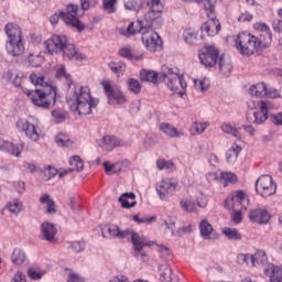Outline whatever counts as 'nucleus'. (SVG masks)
<instances>
[{
    "label": "nucleus",
    "mask_w": 282,
    "mask_h": 282,
    "mask_svg": "<svg viewBox=\"0 0 282 282\" xmlns=\"http://www.w3.org/2000/svg\"><path fill=\"white\" fill-rule=\"evenodd\" d=\"M4 32L8 36L6 43L7 54L13 57L23 56L25 53V40H23L21 26L14 23H8L4 26Z\"/></svg>",
    "instance_id": "nucleus-1"
},
{
    "label": "nucleus",
    "mask_w": 282,
    "mask_h": 282,
    "mask_svg": "<svg viewBox=\"0 0 282 282\" xmlns=\"http://www.w3.org/2000/svg\"><path fill=\"white\" fill-rule=\"evenodd\" d=\"M22 93L30 98L32 105L41 107L42 109H50V107L56 105V87L47 86L46 88H36L30 90L22 88Z\"/></svg>",
    "instance_id": "nucleus-2"
},
{
    "label": "nucleus",
    "mask_w": 282,
    "mask_h": 282,
    "mask_svg": "<svg viewBox=\"0 0 282 282\" xmlns=\"http://www.w3.org/2000/svg\"><path fill=\"white\" fill-rule=\"evenodd\" d=\"M76 100V109L79 116H89L91 109L98 107V99L93 98L91 90L87 86H77L73 93Z\"/></svg>",
    "instance_id": "nucleus-3"
},
{
    "label": "nucleus",
    "mask_w": 282,
    "mask_h": 282,
    "mask_svg": "<svg viewBox=\"0 0 282 282\" xmlns=\"http://www.w3.org/2000/svg\"><path fill=\"white\" fill-rule=\"evenodd\" d=\"M235 47L242 56H252L259 50H265L259 37L250 33H239L235 40Z\"/></svg>",
    "instance_id": "nucleus-4"
},
{
    "label": "nucleus",
    "mask_w": 282,
    "mask_h": 282,
    "mask_svg": "<svg viewBox=\"0 0 282 282\" xmlns=\"http://www.w3.org/2000/svg\"><path fill=\"white\" fill-rule=\"evenodd\" d=\"M247 107L252 111V113H247L248 122H252V124H263V122L268 120V113H270L272 109V104L263 100H249Z\"/></svg>",
    "instance_id": "nucleus-5"
},
{
    "label": "nucleus",
    "mask_w": 282,
    "mask_h": 282,
    "mask_svg": "<svg viewBox=\"0 0 282 282\" xmlns=\"http://www.w3.org/2000/svg\"><path fill=\"white\" fill-rule=\"evenodd\" d=\"M161 76L163 78L162 82L166 80L170 91H175L181 96L184 94L186 83L184 82V77L180 76V69L177 67L163 66Z\"/></svg>",
    "instance_id": "nucleus-6"
},
{
    "label": "nucleus",
    "mask_w": 282,
    "mask_h": 282,
    "mask_svg": "<svg viewBox=\"0 0 282 282\" xmlns=\"http://www.w3.org/2000/svg\"><path fill=\"white\" fill-rule=\"evenodd\" d=\"M78 10L80 7L75 3H68L65 8L61 11L62 21L68 28H75L77 32H85V23L80 21L78 18Z\"/></svg>",
    "instance_id": "nucleus-7"
},
{
    "label": "nucleus",
    "mask_w": 282,
    "mask_h": 282,
    "mask_svg": "<svg viewBox=\"0 0 282 282\" xmlns=\"http://www.w3.org/2000/svg\"><path fill=\"white\" fill-rule=\"evenodd\" d=\"M205 13L209 20L200 26L202 32H206L208 36H217L221 32V24L217 20V11L210 0L205 1Z\"/></svg>",
    "instance_id": "nucleus-8"
},
{
    "label": "nucleus",
    "mask_w": 282,
    "mask_h": 282,
    "mask_svg": "<svg viewBox=\"0 0 282 282\" xmlns=\"http://www.w3.org/2000/svg\"><path fill=\"white\" fill-rule=\"evenodd\" d=\"M150 10L145 13L144 21L148 28H152L153 30H159L162 28V11L164 10V4H162V0H150L148 2Z\"/></svg>",
    "instance_id": "nucleus-9"
},
{
    "label": "nucleus",
    "mask_w": 282,
    "mask_h": 282,
    "mask_svg": "<svg viewBox=\"0 0 282 282\" xmlns=\"http://www.w3.org/2000/svg\"><path fill=\"white\" fill-rule=\"evenodd\" d=\"M250 198L243 191L232 192L225 200V208L228 210H248Z\"/></svg>",
    "instance_id": "nucleus-10"
},
{
    "label": "nucleus",
    "mask_w": 282,
    "mask_h": 282,
    "mask_svg": "<svg viewBox=\"0 0 282 282\" xmlns=\"http://www.w3.org/2000/svg\"><path fill=\"white\" fill-rule=\"evenodd\" d=\"M108 232L111 237H119V239H127V238L131 239V243L135 252H142V248L147 246L144 241H142L140 236L135 234V231H131V230L120 231V228L118 226H111L108 228Z\"/></svg>",
    "instance_id": "nucleus-11"
},
{
    "label": "nucleus",
    "mask_w": 282,
    "mask_h": 282,
    "mask_svg": "<svg viewBox=\"0 0 282 282\" xmlns=\"http://www.w3.org/2000/svg\"><path fill=\"white\" fill-rule=\"evenodd\" d=\"M256 193L261 197H272L276 194V183L270 175H261L256 181Z\"/></svg>",
    "instance_id": "nucleus-12"
},
{
    "label": "nucleus",
    "mask_w": 282,
    "mask_h": 282,
    "mask_svg": "<svg viewBox=\"0 0 282 282\" xmlns=\"http://www.w3.org/2000/svg\"><path fill=\"white\" fill-rule=\"evenodd\" d=\"M198 58L204 67L210 69L212 67H215L217 61H219V48L215 45H205L200 50Z\"/></svg>",
    "instance_id": "nucleus-13"
},
{
    "label": "nucleus",
    "mask_w": 282,
    "mask_h": 282,
    "mask_svg": "<svg viewBox=\"0 0 282 282\" xmlns=\"http://www.w3.org/2000/svg\"><path fill=\"white\" fill-rule=\"evenodd\" d=\"M155 30L156 29L149 28L145 22V30L142 32V42L150 52L162 50V39Z\"/></svg>",
    "instance_id": "nucleus-14"
},
{
    "label": "nucleus",
    "mask_w": 282,
    "mask_h": 282,
    "mask_svg": "<svg viewBox=\"0 0 282 282\" xmlns=\"http://www.w3.org/2000/svg\"><path fill=\"white\" fill-rule=\"evenodd\" d=\"M101 86L110 105H124V102H127V96H124V93L113 89L110 80H102Z\"/></svg>",
    "instance_id": "nucleus-15"
},
{
    "label": "nucleus",
    "mask_w": 282,
    "mask_h": 282,
    "mask_svg": "<svg viewBox=\"0 0 282 282\" xmlns=\"http://www.w3.org/2000/svg\"><path fill=\"white\" fill-rule=\"evenodd\" d=\"M17 129L25 133L26 138L32 140V142H39L41 139V128L34 126V123H30V121L25 119H19L17 121Z\"/></svg>",
    "instance_id": "nucleus-16"
},
{
    "label": "nucleus",
    "mask_w": 282,
    "mask_h": 282,
    "mask_svg": "<svg viewBox=\"0 0 282 282\" xmlns=\"http://www.w3.org/2000/svg\"><path fill=\"white\" fill-rule=\"evenodd\" d=\"M155 188L160 199L169 202V198L175 193V188H177V183H174L171 178H164L156 184Z\"/></svg>",
    "instance_id": "nucleus-17"
},
{
    "label": "nucleus",
    "mask_w": 282,
    "mask_h": 282,
    "mask_svg": "<svg viewBox=\"0 0 282 282\" xmlns=\"http://www.w3.org/2000/svg\"><path fill=\"white\" fill-rule=\"evenodd\" d=\"M66 41L67 36L65 35H53L52 37L45 41L44 45L48 54H61Z\"/></svg>",
    "instance_id": "nucleus-18"
},
{
    "label": "nucleus",
    "mask_w": 282,
    "mask_h": 282,
    "mask_svg": "<svg viewBox=\"0 0 282 282\" xmlns=\"http://www.w3.org/2000/svg\"><path fill=\"white\" fill-rule=\"evenodd\" d=\"M248 218L252 224H259L260 226H263L272 219V215H270V212L265 208H254L249 210Z\"/></svg>",
    "instance_id": "nucleus-19"
},
{
    "label": "nucleus",
    "mask_w": 282,
    "mask_h": 282,
    "mask_svg": "<svg viewBox=\"0 0 282 282\" xmlns=\"http://www.w3.org/2000/svg\"><path fill=\"white\" fill-rule=\"evenodd\" d=\"M253 28L257 32H261L259 41H261L262 46L270 47L272 43V30H270V26L263 22H256Z\"/></svg>",
    "instance_id": "nucleus-20"
},
{
    "label": "nucleus",
    "mask_w": 282,
    "mask_h": 282,
    "mask_svg": "<svg viewBox=\"0 0 282 282\" xmlns=\"http://www.w3.org/2000/svg\"><path fill=\"white\" fill-rule=\"evenodd\" d=\"M61 54H63V58L66 61H83V58H85V56L76 50V45L68 43L67 40L61 51Z\"/></svg>",
    "instance_id": "nucleus-21"
},
{
    "label": "nucleus",
    "mask_w": 282,
    "mask_h": 282,
    "mask_svg": "<svg viewBox=\"0 0 282 282\" xmlns=\"http://www.w3.org/2000/svg\"><path fill=\"white\" fill-rule=\"evenodd\" d=\"M147 30V21L143 22H131L127 30L120 29L119 32L122 36H133L134 34H138V32H144Z\"/></svg>",
    "instance_id": "nucleus-22"
},
{
    "label": "nucleus",
    "mask_w": 282,
    "mask_h": 282,
    "mask_svg": "<svg viewBox=\"0 0 282 282\" xmlns=\"http://www.w3.org/2000/svg\"><path fill=\"white\" fill-rule=\"evenodd\" d=\"M98 145L104 149V151H113L116 147H122V140L111 137V135H105L102 139L98 142Z\"/></svg>",
    "instance_id": "nucleus-23"
},
{
    "label": "nucleus",
    "mask_w": 282,
    "mask_h": 282,
    "mask_svg": "<svg viewBox=\"0 0 282 282\" xmlns=\"http://www.w3.org/2000/svg\"><path fill=\"white\" fill-rule=\"evenodd\" d=\"M41 231H42V237L43 239H45V241H50L51 243H53V241H56L55 237L58 230L56 229V226H54V224L43 223L41 225Z\"/></svg>",
    "instance_id": "nucleus-24"
},
{
    "label": "nucleus",
    "mask_w": 282,
    "mask_h": 282,
    "mask_svg": "<svg viewBox=\"0 0 282 282\" xmlns=\"http://www.w3.org/2000/svg\"><path fill=\"white\" fill-rule=\"evenodd\" d=\"M159 129L169 138H182V135H184V130H177V128L171 123L162 122L159 124Z\"/></svg>",
    "instance_id": "nucleus-25"
},
{
    "label": "nucleus",
    "mask_w": 282,
    "mask_h": 282,
    "mask_svg": "<svg viewBox=\"0 0 282 282\" xmlns=\"http://www.w3.org/2000/svg\"><path fill=\"white\" fill-rule=\"evenodd\" d=\"M0 151H7L8 153H11V155H15V158H19L23 151V144L14 145L10 141H4L3 139H0Z\"/></svg>",
    "instance_id": "nucleus-26"
},
{
    "label": "nucleus",
    "mask_w": 282,
    "mask_h": 282,
    "mask_svg": "<svg viewBox=\"0 0 282 282\" xmlns=\"http://www.w3.org/2000/svg\"><path fill=\"white\" fill-rule=\"evenodd\" d=\"M140 78L143 83H153L158 85V83H162L163 78L162 73L158 74L154 70L142 69L140 72Z\"/></svg>",
    "instance_id": "nucleus-27"
},
{
    "label": "nucleus",
    "mask_w": 282,
    "mask_h": 282,
    "mask_svg": "<svg viewBox=\"0 0 282 282\" xmlns=\"http://www.w3.org/2000/svg\"><path fill=\"white\" fill-rule=\"evenodd\" d=\"M11 261L14 265H25L28 263V254L21 248L13 249Z\"/></svg>",
    "instance_id": "nucleus-28"
},
{
    "label": "nucleus",
    "mask_w": 282,
    "mask_h": 282,
    "mask_svg": "<svg viewBox=\"0 0 282 282\" xmlns=\"http://www.w3.org/2000/svg\"><path fill=\"white\" fill-rule=\"evenodd\" d=\"M118 202L121 204V208H133L138 204L133 192L121 194Z\"/></svg>",
    "instance_id": "nucleus-29"
},
{
    "label": "nucleus",
    "mask_w": 282,
    "mask_h": 282,
    "mask_svg": "<svg viewBox=\"0 0 282 282\" xmlns=\"http://www.w3.org/2000/svg\"><path fill=\"white\" fill-rule=\"evenodd\" d=\"M259 265L268 268V254L263 250H258L254 254H251V267L257 268Z\"/></svg>",
    "instance_id": "nucleus-30"
},
{
    "label": "nucleus",
    "mask_w": 282,
    "mask_h": 282,
    "mask_svg": "<svg viewBox=\"0 0 282 282\" xmlns=\"http://www.w3.org/2000/svg\"><path fill=\"white\" fill-rule=\"evenodd\" d=\"M119 56L121 58H127V61H142L144 58V55L137 54L131 47L126 46L119 50Z\"/></svg>",
    "instance_id": "nucleus-31"
},
{
    "label": "nucleus",
    "mask_w": 282,
    "mask_h": 282,
    "mask_svg": "<svg viewBox=\"0 0 282 282\" xmlns=\"http://www.w3.org/2000/svg\"><path fill=\"white\" fill-rule=\"evenodd\" d=\"M218 68L223 76H230V74H232V63L230 59H226L224 55L219 57Z\"/></svg>",
    "instance_id": "nucleus-32"
},
{
    "label": "nucleus",
    "mask_w": 282,
    "mask_h": 282,
    "mask_svg": "<svg viewBox=\"0 0 282 282\" xmlns=\"http://www.w3.org/2000/svg\"><path fill=\"white\" fill-rule=\"evenodd\" d=\"M241 153V147L237 143H234L230 149L226 152V160L228 164H234V162H237V159L239 158V154Z\"/></svg>",
    "instance_id": "nucleus-33"
},
{
    "label": "nucleus",
    "mask_w": 282,
    "mask_h": 282,
    "mask_svg": "<svg viewBox=\"0 0 282 282\" xmlns=\"http://www.w3.org/2000/svg\"><path fill=\"white\" fill-rule=\"evenodd\" d=\"M200 237L203 239H210V235H213V225L208 223L207 219H202L198 224Z\"/></svg>",
    "instance_id": "nucleus-34"
},
{
    "label": "nucleus",
    "mask_w": 282,
    "mask_h": 282,
    "mask_svg": "<svg viewBox=\"0 0 282 282\" xmlns=\"http://www.w3.org/2000/svg\"><path fill=\"white\" fill-rule=\"evenodd\" d=\"M108 67L118 78L124 76V72H127V64L124 62H110Z\"/></svg>",
    "instance_id": "nucleus-35"
},
{
    "label": "nucleus",
    "mask_w": 282,
    "mask_h": 282,
    "mask_svg": "<svg viewBox=\"0 0 282 282\" xmlns=\"http://www.w3.org/2000/svg\"><path fill=\"white\" fill-rule=\"evenodd\" d=\"M4 210H9V213H11V215H14L17 217V215H19V213H21V210H23V203L17 198H14L13 200L9 202L6 205Z\"/></svg>",
    "instance_id": "nucleus-36"
},
{
    "label": "nucleus",
    "mask_w": 282,
    "mask_h": 282,
    "mask_svg": "<svg viewBox=\"0 0 282 282\" xmlns=\"http://www.w3.org/2000/svg\"><path fill=\"white\" fill-rule=\"evenodd\" d=\"M40 204H44L46 206V213L48 215H53L56 213V203L50 197V194H43L40 197Z\"/></svg>",
    "instance_id": "nucleus-37"
},
{
    "label": "nucleus",
    "mask_w": 282,
    "mask_h": 282,
    "mask_svg": "<svg viewBox=\"0 0 282 282\" xmlns=\"http://www.w3.org/2000/svg\"><path fill=\"white\" fill-rule=\"evenodd\" d=\"M267 88L265 83L252 85L249 88V95L254 96L256 98H263V96H265Z\"/></svg>",
    "instance_id": "nucleus-38"
},
{
    "label": "nucleus",
    "mask_w": 282,
    "mask_h": 282,
    "mask_svg": "<svg viewBox=\"0 0 282 282\" xmlns=\"http://www.w3.org/2000/svg\"><path fill=\"white\" fill-rule=\"evenodd\" d=\"M209 126L210 123L208 122L195 121L191 126L189 133L191 135H202V133H204Z\"/></svg>",
    "instance_id": "nucleus-39"
},
{
    "label": "nucleus",
    "mask_w": 282,
    "mask_h": 282,
    "mask_svg": "<svg viewBox=\"0 0 282 282\" xmlns=\"http://www.w3.org/2000/svg\"><path fill=\"white\" fill-rule=\"evenodd\" d=\"M180 207L182 208V210H184V213H195L197 210V205L195 204V202L188 198L182 199L180 202Z\"/></svg>",
    "instance_id": "nucleus-40"
},
{
    "label": "nucleus",
    "mask_w": 282,
    "mask_h": 282,
    "mask_svg": "<svg viewBox=\"0 0 282 282\" xmlns=\"http://www.w3.org/2000/svg\"><path fill=\"white\" fill-rule=\"evenodd\" d=\"M127 85L128 91H131V94H140V91H142V84L135 78H128Z\"/></svg>",
    "instance_id": "nucleus-41"
},
{
    "label": "nucleus",
    "mask_w": 282,
    "mask_h": 282,
    "mask_svg": "<svg viewBox=\"0 0 282 282\" xmlns=\"http://www.w3.org/2000/svg\"><path fill=\"white\" fill-rule=\"evenodd\" d=\"M56 78H65L67 87H72L74 80H72V75L67 74L65 65H62L56 70Z\"/></svg>",
    "instance_id": "nucleus-42"
},
{
    "label": "nucleus",
    "mask_w": 282,
    "mask_h": 282,
    "mask_svg": "<svg viewBox=\"0 0 282 282\" xmlns=\"http://www.w3.org/2000/svg\"><path fill=\"white\" fill-rule=\"evenodd\" d=\"M220 180L225 182V186H228V184H237L239 178L232 172H220Z\"/></svg>",
    "instance_id": "nucleus-43"
},
{
    "label": "nucleus",
    "mask_w": 282,
    "mask_h": 282,
    "mask_svg": "<svg viewBox=\"0 0 282 282\" xmlns=\"http://www.w3.org/2000/svg\"><path fill=\"white\" fill-rule=\"evenodd\" d=\"M183 39L185 43L193 45L194 43H197V33H195V30L193 29H186L183 33Z\"/></svg>",
    "instance_id": "nucleus-44"
},
{
    "label": "nucleus",
    "mask_w": 282,
    "mask_h": 282,
    "mask_svg": "<svg viewBox=\"0 0 282 282\" xmlns=\"http://www.w3.org/2000/svg\"><path fill=\"white\" fill-rule=\"evenodd\" d=\"M221 129H223L224 133H229L230 135H234V138H238V140H240L241 132L236 127H232V124L223 123Z\"/></svg>",
    "instance_id": "nucleus-45"
},
{
    "label": "nucleus",
    "mask_w": 282,
    "mask_h": 282,
    "mask_svg": "<svg viewBox=\"0 0 282 282\" xmlns=\"http://www.w3.org/2000/svg\"><path fill=\"white\" fill-rule=\"evenodd\" d=\"M28 276L32 281H41V279L45 276V271H41V269L37 268H30L28 270Z\"/></svg>",
    "instance_id": "nucleus-46"
},
{
    "label": "nucleus",
    "mask_w": 282,
    "mask_h": 282,
    "mask_svg": "<svg viewBox=\"0 0 282 282\" xmlns=\"http://www.w3.org/2000/svg\"><path fill=\"white\" fill-rule=\"evenodd\" d=\"M69 165L73 171H83L85 169V163L80 160V156L75 155L69 159Z\"/></svg>",
    "instance_id": "nucleus-47"
},
{
    "label": "nucleus",
    "mask_w": 282,
    "mask_h": 282,
    "mask_svg": "<svg viewBox=\"0 0 282 282\" xmlns=\"http://www.w3.org/2000/svg\"><path fill=\"white\" fill-rule=\"evenodd\" d=\"M116 3H118V0H102V8L106 14L116 12Z\"/></svg>",
    "instance_id": "nucleus-48"
},
{
    "label": "nucleus",
    "mask_w": 282,
    "mask_h": 282,
    "mask_svg": "<svg viewBox=\"0 0 282 282\" xmlns=\"http://www.w3.org/2000/svg\"><path fill=\"white\" fill-rule=\"evenodd\" d=\"M223 235H225V237H228L234 241L241 239V234H239V231H237V229L235 228H224Z\"/></svg>",
    "instance_id": "nucleus-49"
},
{
    "label": "nucleus",
    "mask_w": 282,
    "mask_h": 282,
    "mask_svg": "<svg viewBox=\"0 0 282 282\" xmlns=\"http://www.w3.org/2000/svg\"><path fill=\"white\" fill-rule=\"evenodd\" d=\"M29 64L31 65V67H41V65H43V55L37 54H30L28 57Z\"/></svg>",
    "instance_id": "nucleus-50"
},
{
    "label": "nucleus",
    "mask_w": 282,
    "mask_h": 282,
    "mask_svg": "<svg viewBox=\"0 0 282 282\" xmlns=\"http://www.w3.org/2000/svg\"><path fill=\"white\" fill-rule=\"evenodd\" d=\"M250 261L252 262V254L250 253H239L237 256L238 265H250Z\"/></svg>",
    "instance_id": "nucleus-51"
},
{
    "label": "nucleus",
    "mask_w": 282,
    "mask_h": 282,
    "mask_svg": "<svg viewBox=\"0 0 282 282\" xmlns=\"http://www.w3.org/2000/svg\"><path fill=\"white\" fill-rule=\"evenodd\" d=\"M160 276L163 281H171V274H173V270L169 265L160 267Z\"/></svg>",
    "instance_id": "nucleus-52"
},
{
    "label": "nucleus",
    "mask_w": 282,
    "mask_h": 282,
    "mask_svg": "<svg viewBox=\"0 0 282 282\" xmlns=\"http://www.w3.org/2000/svg\"><path fill=\"white\" fill-rule=\"evenodd\" d=\"M124 8L126 10H130V12H139L141 6L137 0H126Z\"/></svg>",
    "instance_id": "nucleus-53"
},
{
    "label": "nucleus",
    "mask_w": 282,
    "mask_h": 282,
    "mask_svg": "<svg viewBox=\"0 0 282 282\" xmlns=\"http://www.w3.org/2000/svg\"><path fill=\"white\" fill-rule=\"evenodd\" d=\"M55 142L58 144V147H66L69 144V137L65 133H59L55 137Z\"/></svg>",
    "instance_id": "nucleus-54"
},
{
    "label": "nucleus",
    "mask_w": 282,
    "mask_h": 282,
    "mask_svg": "<svg viewBox=\"0 0 282 282\" xmlns=\"http://www.w3.org/2000/svg\"><path fill=\"white\" fill-rule=\"evenodd\" d=\"M232 214H231V220L234 221V224H241L243 216L242 213L246 212V209H232Z\"/></svg>",
    "instance_id": "nucleus-55"
},
{
    "label": "nucleus",
    "mask_w": 282,
    "mask_h": 282,
    "mask_svg": "<svg viewBox=\"0 0 282 282\" xmlns=\"http://www.w3.org/2000/svg\"><path fill=\"white\" fill-rule=\"evenodd\" d=\"M172 166H173L172 161H166L164 159H160V160L156 161V169H159V171L169 170Z\"/></svg>",
    "instance_id": "nucleus-56"
},
{
    "label": "nucleus",
    "mask_w": 282,
    "mask_h": 282,
    "mask_svg": "<svg viewBox=\"0 0 282 282\" xmlns=\"http://www.w3.org/2000/svg\"><path fill=\"white\" fill-rule=\"evenodd\" d=\"M52 116H53L54 122H56V124H61V122H65V120L67 118L65 116V113L61 110H53Z\"/></svg>",
    "instance_id": "nucleus-57"
},
{
    "label": "nucleus",
    "mask_w": 282,
    "mask_h": 282,
    "mask_svg": "<svg viewBox=\"0 0 282 282\" xmlns=\"http://www.w3.org/2000/svg\"><path fill=\"white\" fill-rule=\"evenodd\" d=\"M79 3L84 12L91 10V8H96V0H79Z\"/></svg>",
    "instance_id": "nucleus-58"
},
{
    "label": "nucleus",
    "mask_w": 282,
    "mask_h": 282,
    "mask_svg": "<svg viewBox=\"0 0 282 282\" xmlns=\"http://www.w3.org/2000/svg\"><path fill=\"white\" fill-rule=\"evenodd\" d=\"M55 175H58V170H56L54 166H48L44 170V176L46 180H52V177H55Z\"/></svg>",
    "instance_id": "nucleus-59"
},
{
    "label": "nucleus",
    "mask_w": 282,
    "mask_h": 282,
    "mask_svg": "<svg viewBox=\"0 0 282 282\" xmlns=\"http://www.w3.org/2000/svg\"><path fill=\"white\" fill-rule=\"evenodd\" d=\"M264 96H267V98H281V91L276 88H267Z\"/></svg>",
    "instance_id": "nucleus-60"
},
{
    "label": "nucleus",
    "mask_w": 282,
    "mask_h": 282,
    "mask_svg": "<svg viewBox=\"0 0 282 282\" xmlns=\"http://www.w3.org/2000/svg\"><path fill=\"white\" fill-rule=\"evenodd\" d=\"M70 248L75 252H83V250H85V242H83V241L70 242Z\"/></svg>",
    "instance_id": "nucleus-61"
},
{
    "label": "nucleus",
    "mask_w": 282,
    "mask_h": 282,
    "mask_svg": "<svg viewBox=\"0 0 282 282\" xmlns=\"http://www.w3.org/2000/svg\"><path fill=\"white\" fill-rule=\"evenodd\" d=\"M270 120L276 127H282V111L276 115H270Z\"/></svg>",
    "instance_id": "nucleus-62"
},
{
    "label": "nucleus",
    "mask_w": 282,
    "mask_h": 282,
    "mask_svg": "<svg viewBox=\"0 0 282 282\" xmlns=\"http://www.w3.org/2000/svg\"><path fill=\"white\" fill-rule=\"evenodd\" d=\"M30 80H31V83H32L33 85H41V86H43V83H44V80H45V77H43V76H37L36 74H32V75L30 76Z\"/></svg>",
    "instance_id": "nucleus-63"
},
{
    "label": "nucleus",
    "mask_w": 282,
    "mask_h": 282,
    "mask_svg": "<svg viewBox=\"0 0 282 282\" xmlns=\"http://www.w3.org/2000/svg\"><path fill=\"white\" fill-rule=\"evenodd\" d=\"M278 17H280L281 20H278L276 25L273 23V30L274 32H282V8L278 10Z\"/></svg>",
    "instance_id": "nucleus-64"
}]
</instances>
